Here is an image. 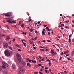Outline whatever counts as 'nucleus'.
I'll list each match as a JSON object with an SVG mask.
<instances>
[{
  "label": "nucleus",
  "instance_id": "1",
  "mask_svg": "<svg viewBox=\"0 0 74 74\" xmlns=\"http://www.w3.org/2000/svg\"><path fill=\"white\" fill-rule=\"evenodd\" d=\"M17 59L18 60V62H17V63H21V55L18 53L17 54Z\"/></svg>",
  "mask_w": 74,
  "mask_h": 74
},
{
  "label": "nucleus",
  "instance_id": "2",
  "mask_svg": "<svg viewBox=\"0 0 74 74\" xmlns=\"http://www.w3.org/2000/svg\"><path fill=\"white\" fill-rule=\"evenodd\" d=\"M2 63L3 64V65H2V67L3 68V69H6V67L5 66L8 67V64H7L5 62L3 61L2 62Z\"/></svg>",
  "mask_w": 74,
  "mask_h": 74
},
{
  "label": "nucleus",
  "instance_id": "3",
  "mask_svg": "<svg viewBox=\"0 0 74 74\" xmlns=\"http://www.w3.org/2000/svg\"><path fill=\"white\" fill-rule=\"evenodd\" d=\"M5 54L6 56H9L10 55V52L8 50H5Z\"/></svg>",
  "mask_w": 74,
  "mask_h": 74
},
{
  "label": "nucleus",
  "instance_id": "4",
  "mask_svg": "<svg viewBox=\"0 0 74 74\" xmlns=\"http://www.w3.org/2000/svg\"><path fill=\"white\" fill-rule=\"evenodd\" d=\"M5 16L10 17L11 16H12V14L11 13H7L5 14Z\"/></svg>",
  "mask_w": 74,
  "mask_h": 74
},
{
  "label": "nucleus",
  "instance_id": "5",
  "mask_svg": "<svg viewBox=\"0 0 74 74\" xmlns=\"http://www.w3.org/2000/svg\"><path fill=\"white\" fill-rule=\"evenodd\" d=\"M3 45L4 48H7V47L8 46V44L6 42L3 43Z\"/></svg>",
  "mask_w": 74,
  "mask_h": 74
},
{
  "label": "nucleus",
  "instance_id": "6",
  "mask_svg": "<svg viewBox=\"0 0 74 74\" xmlns=\"http://www.w3.org/2000/svg\"><path fill=\"white\" fill-rule=\"evenodd\" d=\"M19 69L20 70V71H22L23 73H25V71L23 69V67L22 66H21L19 68Z\"/></svg>",
  "mask_w": 74,
  "mask_h": 74
},
{
  "label": "nucleus",
  "instance_id": "7",
  "mask_svg": "<svg viewBox=\"0 0 74 74\" xmlns=\"http://www.w3.org/2000/svg\"><path fill=\"white\" fill-rule=\"evenodd\" d=\"M45 29H43V31L42 32V35H45Z\"/></svg>",
  "mask_w": 74,
  "mask_h": 74
},
{
  "label": "nucleus",
  "instance_id": "8",
  "mask_svg": "<svg viewBox=\"0 0 74 74\" xmlns=\"http://www.w3.org/2000/svg\"><path fill=\"white\" fill-rule=\"evenodd\" d=\"M12 20V19H11L9 18V20H7L6 21L7 22L10 23H12V21H11Z\"/></svg>",
  "mask_w": 74,
  "mask_h": 74
},
{
  "label": "nucleus",
  "instance_id": "9",
  "mask_svg": "<svg viewBox=\"0 0 74 74\" xmlns=\"http://www.w3.org/2000/svg\"><path fill=\"white\" fill-rule=\"evenodd\" d=\"M42 67V68L40 70V71H43V70H44V66H41Z\"/></svg>",
  "mask_w": 74,
  "mask_h": 74
},
{
  "label": "nucleus",
  "instance_id": "10",
  "mask_svg": "<svg viewBox=\"0 0 74 74\" xmlns=\"http://www.w3.org/2000/svg\"><path fill=\"white\" fill-rule=\"evenodd\" d=\"M12 66L14 69H16V67L15 66V65L14 64H12Z\"/></svg>",
  "mask_w": 74,
  "mask_h": 74
},
{
  "label": "nucleus",
  "instance_id": "11",
  "mask_svg": "<svg viewBox=\"0 0 74 74\" xmlns=\"http://www.w3.org/2000/svg\"><path fill=\"white\" fill-rule=\"evenodd\" d=\"M10 38V36H7V38L6 39V41H8Z\"/></svg>",
  "mask_w": 74,
  "mask_h": 74
},
{
  "label": "nucleus",
  "instance_id": "12",
  "mask_svg": "<svg viewBox=\"0 0 74 74\" xmlns=\"http://www.w3.org/2000/svg\"><path fill=\"white\" fill-rule=\"evenodd\" d=\"M51 60H53V61H55V62H57V60H56L55 59L51 58Z\"/></svg>",
  "mask_w": 74,
  "mask_h": 74
},
{
  "label": "nucleus",
  "instance_id": "13",
  "mask_svg": "<svg viewBox=\"0 0 74 74\" xmlns=\"http://www.w3.org/2000/svg\"><path fill=\"white\" fill-rule=\"evenodd\" d=\"M32 63H37V61H34L33 60H32Z\"/></svg>",
  "mask_w": 74,
  "mask_h": 74
},
{
  "label": "nucleus",
  "instance_id": "14",
  "mask_svg": "<svg viewBox=\"0 0 74 74\" xmlns=\"http://www.w3.org/2000/svg\"><path fill=\"white\" fill-rule=\"evenodd\" d=\"M69 42H70V44H71V39L70 38H69Z\"/></svg>",
  "mask_w": 74,
  "mask_h": 74
},
{
  "label": "nucleus",
  "instance_id": "15",
  "mask_svg": "<svg viewBox=\"0 0 74 74\" xmlns=\"http://www.w3.org/2000/svg\"><path fill=\"white\" fill-rule=\"evenodd\" d=\"M51 54H53V53H54V51H53V49L51 50Z\"/></svg>",
  "mask_w": 74,
  "mask_h": 74
},
{
  "label": "nucleus",
  "instance_id": "16",
  "mask_svg": "<svg viewBox=\"0 0 74 74\" xmlns=\"http://www.w3.org/2000/svg\"><path fill=\"white\" fill-rule=\"evenodd\" d=\"M71 55V56H73L74 55V52L72 51Z\"/></svg>",
  "mask_w": 74,
  "mask_h": 74
},
{
  "label": "nucleus",
  "instance_id": "17",
  "mask_svg": "<svg viewBox=\"0 0 74 74\" xmlns=\"http://www.w3.org/2000/svg\"><path fill=\"white\" fill-rule=\"evenodd\" d=\"M8 47L10 49H11V50H12V48L10 46H8Z\"/></svg>",
  "mask_w": 74,
  "mask_h": 74
},
{
  "label": "nucleus",
  "instance_id": "18",
  "mask_svg": "<svg viewBox=\"0 0 74 74\" xmlns=\"http://www.w3.org/2000/svg\"><path fill=\"white\" fill-rule=\"evenodd\" d=\"M16 46L17 47H18V48H21V46H19V45L18 44H16Z\"/></svg>",
  "mask_w": 74,
  "mask_h": 74
},
{
  "label": "nucleus",
  "instance_id": "19",
  "mask_svg": "<svg viewBox=\"0 0 74 74\" xmlns=\"http://www.w3.org/2000/svg\"><path fill=\"white\" fill-rule=\"evenodd\" d=\"M24 26H25V25L24 24H23L21 25V27H23H23H24Z\"/></svg>",
  "mask_w": 74,
  "mask_h": 74
},
{
  "label": "nucleus",
  "instance_id": "20",
  "mask_svg": "<svg viewBox=\"0 0 74 74\" xmlns=\"http://www.w3.org/2000/svg\"><path fill=\"white\" fill-rule=\"evenodd\" d=\"M28 60V61H29V63H31V62H32V60L29 59V60Z\"/></svg>",
  "mask_w": 74,
  "mask_h": 74
},
{
  "label": "nucleus",
  "instance_id": "21",
  "mask_svg": "<svg viewBox=\"0 0 74 74\" xmlns=\"http://www.w3.org/2000/svg\"><path fill=\"white\" fill-rule=\"evenodd\" d=\"M23 66H25V65H26V63H25V62H24L23 63Z\"/></svg>",
  "mask_w": 74,
  "mask_h": 74
},
{
  "label": "nucleus",
  "instance_id": "22",
  "mask_svg": "<svg viewBox=\"0 0 74 74\" xmlns=\"http://www.w3.org/2000/svg\"><path fill=\"white\" fill-rule=\"evenodd\" d=\"M51 64H52L51 62L49 63V66H52Z\"/></svg>",
  "mask_w": 74,
  "mask_h": 74
},
{
  "label": "nucleus",
  "instance_id": "23",
  "mask_svg": "<svg viewBox=\"0 0 74 74\" xmlns=\"http://www.w3.org/2000/svg\"><path fill=\"white\" fill-rule=\"evenodd\" d=\"M40 51H42V52H44V49H40Z\"/></svg>",
  "mask_w": 74,
  "mask_h": 74
},
{
  "label": "nucleus",
  "instance_id": "24",
  "mask_svg": "<svg viewBox=\"0 0 74 74\" xmlns=\"http://www.w3.org/2000/svg\"><path fill=\"white\" fill-rule=\"evenodd\" d=\"M24 44V46L25 47H26V43H25L23 44Z\"/></svg>",
  "mask_w": 74,
  "mask_h": 74
},
{
  "label": "nucleus",
  "instance_id": "25",
  "mask_svg": "<svg viewBox=\"0 0 74 74\" xmlns=\"http://www.w3.org/2000/svg\"><path fill=\"white\" fill-rule=\"evenodd\" d=\"M27 66H30V64L29 63H28L27 64Z\"/></svg>",
  "mask_w": 74,
  "mask_h": 74
},
{
  "label": "nucleus",
  "instance_id": "26",
  "mask_svg": "<svg viewBox=\"0 0 74 74\" xmlns=\"http://www.w3.org/2000/svg\"><path fill=\"white\" fill-rule=\"evenodd\" d=\"M47 42H51V41L49 40H47Z\"/></svg>",
  "mask_w": 74,
  "mask_h": 74
},
{
  "label": "nucleus",
  "instance_id": "27",
  "mask_svg": "<svg viewBox=\"0 0 74 74\" xmlns=\"http://www.w3.org/2000/svg\"><path fill=\"white\" fill-rule=\"evenodd\" d=\"M33 31V29H32V28H31L30 30V32H32Z\"/></svg>",
  "mask_w": 74,
  "mask_h": 74
},
{
  "label": "nucleus",
  "instance_id": "28",
  "mask_svg": "<svg viewBox=\"0 0 74 74\" xmlns=\"http://www.w3.org/2000/svg\"><path fill=\"white\" fill-rule=\"evenodd\" d=\"M16 26L14 25V26H13L12 27H15V28H16V29H17L18 28L16 27Z\"/></svg>",
  "mask_w": 74,
  "mask_h": 74
},
{
  "label": "nucleus",
  "instance_id": "29",
  "mask_svg": "<svg viewBox=\"0 0 74 74\" xmlns=\"http://www.w3.org/2000/svg\"><path fill=\"white\" fill-rule=\"evenodd\" d=\"M37 37L36 36L35 38H34V40H37Z\"/></svg>",
  "mask_w": 74,
  "mask_h": 74
},
{
  "label": "nucleus",
  "instance_id": "30",
  "mask_svg": "<svg viewBox=\"0 0 74 74\" xmlns=\"http://www.w3.org/2000/svg\"><path fill=\"white\" fill-rule=\"evenodd\" d=\"M68 53V52H67L66 51L64 52V54H65V55H66V53Z\"/></svg>",
  "mask_w": 74,
  "mask_h": 74
},
{
  "label": "nucleus",
  "instance_id": "31",
  "mask_svg": "<svg viewBox=\"0 0 74 74\" xmlns=\"http://www.w3.org/2000/svg\"><path fill=\"white\" fill-rule=\"evenodd\" d=\"M39 73L40 74H43V73L41 72L40 71H39Z\"/></svg>",
  "mask_w": 74,
  "mask_h": 74
},
{
  "label": "nucleus",
  "instance_id": "32",
  "mask_svg": "<svg viewBox=\"0 0 74 74\" xmlns=\"http://www.w3.org/2000/svg\"><path fill=\"white\" fill-rule=\"evenodd\" d=\"M2 68V67L1 66H0V71H1L2 70V69H1Z\"/></svg>",
  "mask_w": 74,
  "mask_h": 74
},
{
  "label": "nucleus",
  "instance_id": "33",
  "mask_svg": "<svg viewBox=\"0 0 74 74\" xmlns=\"http://www.w3.org/2000/svg\"><path fill=\"white\" fill-rule=\"evenodd\" d=\"M39 59H42V57H41V56H39Z\"/></svg>",
  "mask_w": 74,
  "mask_h": 74
},
{
  "label": "nucleus",
  "instance_id": "34",
  "mask_svg": "<svg viewBox=\"0 0 74 74\" xmlns=\"http://www.w3.org/2000/svg\"><path fill=\"white\" fill-rule=\"evenodd\" d=\"M66 29H69V28L67 26H65Z\"/></svg>",
  "mask_w": 74,
  "mask_h": 74
},
{
  "label": "nucleus",
  "instance_id": "35",
  "mask_svg": "<svg viewBox=\"0 0 74 74\" xmlns=\"http://www.w3.org/2000/svg\"><path fill=\"white\" fill-rule=\"evenodd\" d=\"M13 22V23H16V22L14 21H12V23Z\"/></svg>",
  "mask_w": 74,
  "mask_h": 74
},
{
  "label": "nucleus",
  "instance_id": "36",
  "mask_svg": "<svg viewBox=\"0 0 74 74\" xmlns=\"http://www.w3.org/2000/svg\"><path fill=\"white\" fill-rule=\"evenodd\" d=\"M61 26H64V24H61Z\"/></svg>",
  "mask_w": 74,
  "mask_h": 74
},
{
  "label": "nucleus",
  "instance_id": "37",
  "mask_svg": "<svg viewBox=\"0 0 74 74\" xmlns=\"http://www.w3.org/2000/svg\"><path fill=\"white\" fill-rule=\"evenodd\" d=\"M12 41L13 42H15V39H13Z\"/></svg>",
  "mask_w": 74,
  "mask_h": 74
},
{
  "label": "nucleus",
  "instance_id": "38",
  "mask_svg": "<svg viewBox=\"0 0 74 74\" xmlns=\"http://www.w3.org/2000/svg\"><path fill=\"white\" fill-rule=\"evenodd\" d=\"M37 23H35V26H36L37 25Z\"/></svg>",
  "mask_w": 74,
  "mask_h": 74
},
{
  "label": "nucleus",
  "instance_id": "39",
  "mask_svg": "<svg viewBox=\"0 0 74 74\" xmlns=\"http://www.w3.org/2000/svg\"><path fill=\"white\" fill-rule=\"evenodd\" d=\"M62 57H61L60 58L59 60H62Z\"/></svg>",
  "mask_w": 74,
  "mask_h": 74
},
{
  "label": "nucleus",
  "instance_id": "40",
  "mask_svg": "<svg viewBox=\"0 0 74 74\" xmlns=\"http://www.w3.org/2000/svg\"><path fill=\"white\" fill-rule=\"evenodd\" d=\"M42 42H45V40H43L42 41Z\"/></svg>",
  "mask_w": 74,
  "mask_h": 74
},
{
  "label": "nucleus",
  "instance_id": "41",
  "mask_svg": "<svg viewBox=\"0 0 74 74\" xmlns=\"http://www.w3.org/2000/svg\"><path fill=\"white\" fill-rule=\"evenodd\" d=\"M45 73H47L48 72V71L47 70H45Z\"/></svg>",
  "mask_w": 74,
  "mask_h": 74
},
{
  "label": "nucleus",
  "instance_id": "42",
  "mask_svg": "<svg viewBox=\"0 0 74 74\" xmlns=\"http://www.w3.org/2000/svg\"><path fill=\"white\" fill-rule=\"evenodd\" d=\"M63 54H64V53L63 52H61L60 53V55H62Z\"/></svg>",
  "mask_w": 74,
  "mask_h": 74
},
{
  "label": "nucleus",
  "instance_id": "43",
  "mask_svg": "<svg viewBox=\"0 0 74 74\" xmlns=\"http://www.w3.org/2000/svg\"><path fill=\"white\" fill-rule=\"evenodd\" d=\"M35 67H36L38 68L39 67V66L38 65L35 66Z\"/></svg>",
  "mask_w": 74,
  "mask_h": 74
},
{
  "label": "nucleus",
  "instance_id": "44",
  "mask_svg": "<svg viewBox=\"0 0 74 74\" xmlns=\"http://www.w3.org/2000/svg\"><path fill=\"white\" fill-rule=\"evenodd\" d=\"M66 23H69V20H68L67 21H66Z\"/></svg>",
  "mask_w": 74,
  "mask_h": 74
},
{
  "label": "nucleus",
  "instance_id": "45",
  "mask_svg": "<svg viewBox=\"0 0 74 74\" xmlns=\"http://www.w3.org/2000/svg\"><path fill=\"white\" fill-rule=\"evenodd\" d=\"M34 74H38V72H36L34 73Z\"/></svg>",
  "mask_w": 74,
  "mask_h": 74
},
{
  "label": "nucleus",
  "instance_id": "46",
  "mask_svg": "<svg viewBox=\"0 0 74 74\" xmlns=\"http://www.w3.org/2000/svg\"><path fill=\"white\" fill-rule=\"evenodd\" d=\"M64 72L66 74H67V72L66 71H64Z\"/></svg>",
  "mask_w": 74,
  "mask_h": 74
},
{
  "label": "nucleus",
  "instance_id": "47",
  "mask_svg": "<svg viewBox=\"0 0 74 74\" xmlns=\"http://www.w3.org/2000/svg\"><path fill=\"white\" fill-rule=\"evenodd\" d=\"M18 51H19V52H21V49H18Z\"/></svg>",
  "mask_w": 74,
  "mask_h": 74
},
{
  "label": "nucleus",
  "instance_id": "48",
  "mask_svg": "<svg viewBox=\"0 0 74 74\" xmlns=\"http://www.w3.org/2000/svg\"><path fill=\"white\" fill-rule=\"evenodd\" d=\"M48 67H45V70H46V69H48Z\"/></svg>",
  "mask_w": 74,
  "mask_h": 74
},
{
  "label": "nucleus",
  "instance_id": "49",
  "mask_svg": "<svg viewBox=\"0 0 74 74\" xmlns=\"http://www.w3.org/2000/svg\"><path fill=\"white\" fill-rule=\"evenodd\" d=\"M47 61L48 62H51V61L50 60H49V59H48L47 60Z\"/></svg>",
  "mask_w": 74,
  "mask_h": 74
},
{
  "label": "nucleus",
  "instance_id": "50",
  "mask_svg": "<svg viewBox=\"0 0 74 74\" xmlns=\"http://www.w3.org/2000/svg\"><path fill=\"white\" fill-rule=\"evenodd\" d=\"M47 25H44V27H47Z\"/></svg>",
  "mask_w": 74,
  "mask_h": 74
},
{
  "label": "nucleus",
  "instance_id": "51",
  "mask_svg": "<svg viewBox=\"0 0 74 74\" xmlns=\"http://www.w3.org/2000/svg\"><path fill=\"white\" fill-rule=\"evenodd\" d=\"M46 28V29H47V30H48L49 29V28H48V27H47Z\"/></svg>",
  "mask_w": 74,
  "mask_h": 74
},
{
  "label": "nucleus",
  "instance_id": "52",
  "mask_svg": "<svg viewBox=\"0 0 74 74\" xmlns=\"http://www.w3.org/2000/svg\"><path fill=\"white\" fill-rule=\"evenodd\" d=\"M38 65L39 66H42L41 64H38Z\"/></svg>",
  "mask_w": 74,
  "mask_h": 74
},
{
  "label": "nucleus",
  "instance_id": "53",
  "mask_svg": "<svg viewBox=\"0 0 74 74\" xmlns=\"http://www.w3.org/2000/svg\"><path fill=\"white\" fill-rule=\"evenodd\" d=\"M48 35H50V32H48Z\"/></svg>",
  "mask_w": 74,
  "mask_h": 74
},
{
  "label": "nucleus",
  "instance_id": "54",
  "mask_svg": "<svg viewBox=\"0 0 74 74\" xmlns=\"http://www.w3.org/2000/svg\"><path fill=\"white\" fill-rule=\"evenodd\" d=\"M69 53H67V54L66 55V56H69Z\"/></svg>",
  "mask_w": 74,
  "mask_h": 74
},
{
  "label": "nucleus",
  "instance_id": "55",
  "mask_svg": "<svg viewBox=\"0 0 74 74\" xmlns=\"http://www.w3.org/2000/svg\"><path fill=\"white\" fill-rule=\"evenodd\" d=\"M41 61H44V59L43 58V59H42V60H41Z\"/></svg>",
  "mask_w": 74,
  "mask_h": 74
},
{
  "label": "nucleus",
  "instance_id": "56",
  "mask_svg": "<svg viewBox=\"0 0 74 74\" xmlns=\"http://www.w3.org/2000/svg\"><path fill=\"white\" fill-rule=\"evenodd\" d=\"M38 24H40V21H38Z\"/></svg>",
  "mask_w": 74,
  "mask_h": 74
},
{
  "label": "nucleus",
  "instance_id": "57",
  "mask_svg": "<svg viewBox=\"0 0 74 74\" xmlns=\"http://www.w3.org/2000/svg\"><path fill=\"white\" fill-rule=\"evenodd\" d=\"M63 62H64V63H67V62H66L64 61H63Z\"/></svg>",
  "mask_w": 74,
  "mask_h": 74
},
{
  "label": "nucleus",
  "instance_id": "58",
  "mask_svg": "<svg viewBox=\"0 0 74 74\" xmlns=\"http://www.w3.org/2000/svg\"><path fill=\"white\" fill-rule=\"evenodd\" d=\"M35 33H38V32H37V31H36V30L35 32Z\"/></svg>",
  "mask_w": 74,
  "mask_h": 74
},
{
  "label": "nucleus",
  "instance_id": "59",
  "mask_svg": "<svg viewBox=\"0 0 74 74\" xmlns=\"http://www.w3.org/2000/svg\"><path fill=\"white\" fill-rule=\"evenodd\" d=\"M48 51V49H46V50L45 51H46V52H47V51Z\"/></svg>",
  "mask_w": 74,
  "mask_h": 74
},
{
  "label": "nucleus",
  "instance_id": "60",
  "mask_svg": "<svg viewBox=\"0 0 74 74\" xmlns=\"http://www.w3.org/2000/svg\"><path fill=\"white\" fill-rule=\"evenodd\" d=\"M21 23H22V21H19V24H21Z\"/></svg>",
  "mask_w": 74,
  "mask_h": 74
},
{
  "label": "nucleus",
  "instance_id": "61",
  "mask_svg": "<svg viewBox=\"0 0 74 74\" xmlns=\"http://www.w3.org/2000/svg\"><path fill=\"white\" fill-rule=\"evenodd\" d=\"M71 34H70L69 35V38H70V37H71Z\"/></svg>",
  "mask_w": 74,
  "mask_h": 74
},
{
  "label": "nucleus",
  "instance_id": "62",
  "mask_svg": "<svg viewBox=\"0 0 74 74\" xmlns=\"http://www.w3.org/2000/svg\"><path fill=\"white\" fill-rule=\"evenodd\" d=\"M68 60H71V59L70 58H68Z\"/></svg>",
  "mask_w": 74,
  "mask_h": 74
},
{
  "label": "nucleus",
  "instance_id": "63",
  "mask_svg": "<svg viewBox=\"0 0 74 74\" xmlns=\"http://www.w3.org/2000/svg\"><path fill=\"white\" fill-rule=\"evenodd\" d=\"M72 22L74 24V20H73V21H72Z\"/></svg>",
  "mask_w": 74,
  "mask_h": 74
},
{
  "label": "nucleus",
  "instance_id": "64",
  "mask_svg": "<svg viewBox=\"0 0 74 74\" xmlns=\"http://www.w3.org/2000/svg\"><path fill=\"white\" fill-rule=\"evenodd\" d=\"M60 16H62V14H60Z\"/></svg>",
  "mask_w": 74,
  "mask_h": 74
}]
</instances>
